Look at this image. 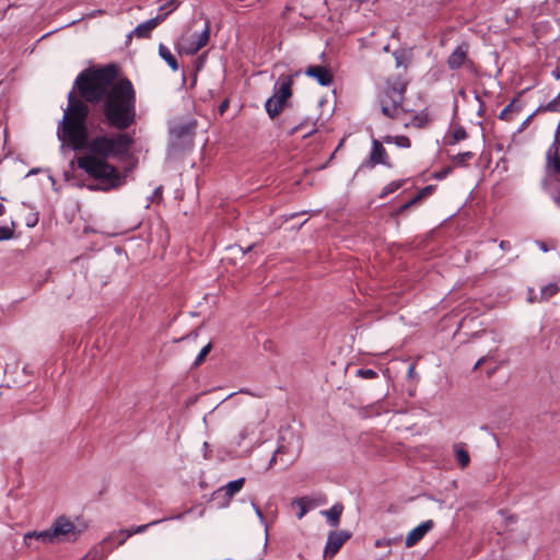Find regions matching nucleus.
<instances>
[{
	"label": "nucleus",
	"instance_id": "58836bf2",
	"mask_svg": "<svg viewBox=\"0 0 560 560\" xmlns=\"http://www.w3.org/2000/svg\"><path fill=\"white\" fill-rule=\"evenodd\" d=\"M489 358V355H483L481 357L474 365L472 370H477L479 366H481L486 361L487 359Z\"/></svg>",
	"mask_w": 560,
	"mask_h": 560
},
{
	"label": "nucleus",
	"instance_id": "dca6fc26",
	"mask_svg": "<svg viewBox=\"0 0 560 560\" xmlns=\"http://www.w3.org/2000/svg\"><path fill=\"white\" fill-rule=\"evenodd\" d=\"M467 137H468V133H467L466 129L462 125L456 124L448 131V136L445 140V143L447 145H455L459 141L465 140Z\"/></svg>",
	"mask_w": 560,
	"mask_h": 560
},
{
	"label": "nucleus",
	"instance_id": "0eeeda50",
	"mask_svg": "<svg viewBox=\"0 0 560 560\" xmlns=\"http://www.w3.org/2000/svg\"><path fill=\"white\" fill-rule=\"evenodd\" d=\"M196 121H188L184 124H176L170 129V135L174 145L184 147L190 144L195 136Z\"/></svg>",
	"mask_w": 560,
	"mask_h": 560
},
{
	"label": "nucleus",
	"instance_id": "c85d7f7f",
	"mask_svg": "<svg viewBox=\"0 0 560 560\" xmlns=\"http://www.w3.org/2000/svg\"><path fill=\"white\" fill-rule=\"evenodd\" d=\"M436 186L435 185H428L420 189L418 194L415 196L416 200L421 201L423 198L432 195L435 191Z\"/></svg>",
	"mask_w": 560,
	"mask_h": 560
},
{
	"label": "nucleus",
	"instance_id": "2eb2a0df",
	"mask_svg": "<svg viewBox=\"0 0 560 560\" xmlns=\"http://www.w3.org/2000/svg\"><path fill=\"white\" fill-rule=\"evenodd\" d=\"M453 453L455 459L462 469L466 468L470 463V456L466 450V444L463 442L455 443L453 445Z\"/></svg>",
	"mask_w": 560,
	"mask_h": 560
},
{
	"label": "nucleus",
	"instance_id": "a878e982",
	"mask_svg": "<svg viewBox=\"0 0 560 560\" xmlns=\"http://www.w3.org/2000/svg\"><path fill=\"white\" fill-rule=\"evenodd\" d=\"M211 349H212L211 342H209L205 347H202V349L198 353L197 358L195 359L192 366H195V368L199 366L205 361L206 357L211 351Z\"/></svg>",
	"mask_w": 560,
	"mask_h": 560
},
{
	"label": "nucleus",
	"instance_id": "c9c22d12",
	"mask_svg": "<svg viewBox=\"0 0 560 560\" xmlns=\"http://www.w3.org/2000/svg\"><path fill=\"white\" fill-rule=\"evenodd\" d=\"M514 103H515V100L512 101L509 105H506L500 113L499 115V119H502V120H509L510 117H509V114L510 112L512 110L513 106H514Z\"/></svg>",
	"mask_w": 560,
	"mask_h": 560
},
{
	"label": "nucleus",
	"instance_id": "7ed1b4c3",
	"mask_svg": "<svg viewBox=\"0 0 560 560\" xmlns=\"http://www.w3.org/2000/svg\"><path fill=\"white\" fill-rule=\"evenodd\" d=\"M407 82L399 75L389 77L383 91L380 94V103L382 113L392 119L398 118L400 113L406 110L402 108L405 101V92Z\"/></svg>",
	"mask_w": 560,
	"mask_h": 560
},
{
	"label": "nucleus",
	"instance_id": "9b49d317",
	"mask_svg": "<svg viewBox=\"0 0 560 560\" xmlns=\"http://www.w3.org/2000/svg\"><path fill=\"white\" fill-rule=\"evenodd\" d=\"M305 74L314 78L322 86H329L334 81L331 71L327 67L319 65L307 67Z\"/></svg>",
	"mask_w": 560,
	"mask_h": 560
},
{
	"label": "nucleus",
	"instance_id": "2f4dec72",
	"mask_svg": "<svg viewBox=\"0 0 560 560\" xmlns=\"http://www.w3.org/2000/svg\"><path fill=\"white\" fill-rule=\"evenodd\" d=\"M394 143L399 148H410L411 141L407 136H395Z\"/></svg>",
	"mask_w": 560,
	"mask_h": 560
},
{
	"label": "nucleus",
	"instance_id": "bf43d9fd",
	"mask_svg": "<svg viewBox=\"0 0 560 560\" xmlns=\"http://www.w3.org/2000/svg\"><path fill=\"white\" fill-rule=\"evenodd\" d=\"M112 538H113V536H108V538H107V539H105V540H104V542H106V541L110 540Z\"/></svg>",
	"mask_w": 560,
	"mask_h": 560
},
{
	"label": "nucleus",
	"instance_id": "cd10ccee",
	"mask_svg": "<svg viewBox=\"0 0 560 560\" xmlns=\"http://www.w3.org/2000/svg\"><path fill=\"white\" fill-rule=\"evenodd\" d=\"M179 0H170L166 1L163 5L160 7L159 11L162 12L166 10L163 14H166V18L178 8Z\"/></svg>",
	"mask_w": 560,
	"mask_h": 560
},
{
	"label": "nucleus",
	"instance_id": "4d7b16f0",
	"mask_svg": "<svg viewBox=\"0 0 560 560\" xmlns=\"http://www.w3.org/2000/svg\"><path fill=\"white\" fill-rule=\"evenodd\" d=\"M70 167H71V171H73V168H74V161L70 162Z\"/></svg>",
	"mask_w": 560,
	"mask_h": 560
},
{
	"label": "nucleus",
	"instance_id": "4c0bfd02",
	"mask_svg": "<svg viewBox=\"0 0 560 560\" xmlns=\"http://www.w3.org/2000/svg\"><path fill=\"white\" fill-rule=\"evenodd\" d=\"M499 247L505 252H509L512 248L511 243L509 241H501Z\"/></svg>",
	"mask_w": 560,
	"mask_h": 560
},
{
	"label": "nucleus",
	"instance_id": "9d476101",
	"mask_svg": "<svg viewBox=\"0 0 560 560\" xmlns=\"http://www.w3.org/2000/svg\"><path fill=\"white\" fill-rule=\"evenodd\" d=\"M468 51L469 45L467 43L457 45L446 60L448 69L458 70L466 63L472 65V61L468 58Z\"/></svg>",
	"mask_w": 560,
	"mask_h": 560
},
{
	"label": "nucleus",
	"instance_id": "09e8293b",
	"mask_svg": "<svg viewBox=\"0 0 560 560\" xmlns=\"http://www.w3.org/2000/svg\"><path fill=\"white\" fill-rule=\"evenodd\" d=\"M63 175H65V180H66V182H69V180H70V177H71L70 172H65V174H63Z\"/></svg>",
	"mask_w": 560,
	"mask_h": 560
},
{
	"label": "nucleus",
	"instance_id": "f3484780",
	"mask_svg": "<svg viewBox=\"0 0 560 560\" xmlns=\"http://www.w3.org/2000/svg\"><path fill=\"white\" fill-rule=\"evenodd\" d=\"M160 521H153L144 525H139L131 529H121L118 532L117 536L120 537L118 539L117 545L121 546L129 537H131L133 534H140L143 533L148 527L153 526L155 524H159Z\"/></svg>",
	"mask_w": 560,
	"mask_h": 560
},
{
	"label": "nucleus",
	"instance_id": "052dcab7",
	"mask_svg": "<svg viewBox=\"0 0 560 560\" xmlns=\"http://www.w3.org/2000/svg\"><path fill=\"white\" fill-rule=\"evenodd\" d=\"M305 223H307V220H304V222L299 226V229H301V226Z\"/></svg>",
	"mask_w": 560,
	"mask_h": 560
},
{
	"label": "nucleus",
	"instance_id": "412c9836",
	"mask_svg": "<svg viewBox=\"0 0 560 560\" xmlns=\"http://www.w3.org/2000/svg\"><path fill=\"white\" fill-rule=\"evenodd\" d=\"M559 292V285L557 283H549L541 288L539 299H530V301H548L550 298Z\"/></svg>",
	"mask_w": 560,
	"mask_h": 560
},
{
	"label": "nucleus",
	"instance_id": "37998d69",
	"mask_svg": "<svg viewBox=\"0 0 560 560\" xmlns=\"http://www.w3.org/2000/svg\"><path fill=\"white\" fill-rule=\"evenodd\" d=\"M551 74L556 80H560V70L558 68L552 70Z\"/></svg>",
	"mask_w": 560,
	"mask_h": 560
},
{
	"label": "nucleus",
	"instance_id": "6e6552de",
	"mask_svg": "<svg viewBox=\"0 0 560 560\" xmlns=\"http://www.w3.org/2000/svg\"><path fill=\"white\" fill-rule=\"evenodd\" d=\"M244 483H245L244 477L228 482L225 486L219 488L218 490H215L212 493V500H217V499L221 498V501L219 502V506L220 508L228 506L231 502V499L234 497V494L242 490Z\"/></svg>",
	"mask_w": 560,
	"mask_h": 560
},
{
	"label": "nucleus",
	"instance_id": "ddd939ff",
	"mask_svg": "<svg viewBox=\"0 0 560 560\" xmlns=\"http://www.w3.org/2000/svg\"><path fill=\"white\" fill-rule=\"evenodd\" d=\"M210 37V26L207 22L205 25V28L199 33L194 35V39L189 43L187 47L184 48L185 54L187 55H195L197 54L202 47H205L209 40Z\"/></svg>",
	"mask_w": 560,
	"mask_h": 560
},
{
	"label": "nucleus",
	"instance_id": "39448f33",
	"mask_svg": "<svg viewBox=\"0 0 560 560\" xmlns=\"http://www.w3.org/2000/svg\"><path fill=\"white\" fill-rule=\"evenodd\" d=\"M293 75H280L273 88V95L270 96L265 104L267 114L271 119L278 116L285 104L292 96Z\"/></svg>",
	"mask_w": 560,
	"mask_h": 560
},
{
	"label": "nucleus",
	"instance_id": "6ab92c4d",
	"mask_svg": "<svg viewBox=\"0 0 560 560\" xmlns=\"http://www.w3.org/2000/svg\"><path fill=\"white\" fill-rule=\"evenodd\" d=\"M160 57L170 66L173 71L178 70V62L176 57L170 51V49L163 45H159Z\"/></svg>",
	"mask_w": 560,
	"mask_h": 560
},
{
	"label": "nucleus",
	"instance_id": "79ce46f5",
	"mask_svg": "<svg viewBox=\"0 0 560 560\" xmlns=\"http://www.w3.org/2000/svg\"><path fill=\"white\" fill-rule=\"evenodd\" d=\"M281 453V447H278V450L273 453L272 457L270 458L269 465L272 466L276 462L277 454Z\"/></svg>",
	"mask_w": 560,
	"mask_h": 560
},
{
	"label": "nucleus",
	"instance_id": "20e7f679",
	"mask_svg": "<svg viewBox=\"0 0 560 560\" xmlns=\"http://www.w3.org/2000/svg\"><path fill=\"white\" fill-rule=\"evenodd\" d=\"M82 530L65 515L57 517L51 527L42 532H30L25 534V540L35 538L43 544H57L61 541H75Z\"/></svg>",
	"mask_w": 560,
	"mask_h": 560
},
{
	"label": "nucleus",
	"instance_id": "603ef678",
	"mask_svg": "<svg viewBox=\"0 0 560 560\" xmlns=\"http://www.w3.org/2000/svg\"><path fill=\"white\" fill-rule=\"evenodd\" d=\"M535 115V113H533L530 116L527 117V119L524 121V125H528V121L529 119Z\"/></svg>",
	"mask_w": 560,
	"mask_h": 560
},
{
	"label": "nucleus",
	"instance_id": "8fccbe9b",
	"mask_svg": "<svg viewBox=\"0 0 560 560\" xmlns=\"http://www.w3.org/2000/svg\"><path fill=\"white\" fill-rule=\"evenodd\" d=\"M413 371H415V366H413V365H410V366H409V370H408V375H409V376H411V375H412V373H413Z\"/></svg>",
	"mask_w": 560,
	"mask_h": 560
},
{
	"label": "nucleus",
	"instance_id": "aec40b11",
	"mask_svg": "<svg viewBox=\"0 0 560 560\" xmlns=\"http://www.w3.org/2000/svg\"><path fill=\"white\" fill-rule=\"evenodd\" d=\"M396 67H404L405 69L410 63L411 54L406 49H397L393 52Z\"/></svg>",
	"mask_w": 560,
	"mask_h": 560
},
{
	"label": "nucleus",
	"instance_id": "de8ad7c7",
	"mask_svg": "<svg viewBox=\"0 0 560 560\" xmlns=\"http://www.w3.org/2000/svg\"><path fill=\"white\" fill-rule=\"evenodd\" d=\"M416 119H418V120H419L418 126H419V127H422V126H423V124H424V122H423V117L416 116Z\"/></svg>",
	"mask_w": 560,
	"mask_h": 560
},
{
	"label": "nucleus",
	"instance_id": "f257e3e1",
	"mask_svg": "<svg viewBox=\"0 0 560 560\" xmlns=\"http://www.w3.org/2000/svg\"><path fill=\"white\" fill-rule=\"evenodd\" d=\"M118 66L89 67L75 78L57 125L61 148L84 152L77 165L94 179L92 191H112L126 184L131 168L109 161L132 158L135 138L127 130L137 121V92L128 78L118 79Z\"/></svg>",
	"mask_w": 560,
	"mask_h": 560
},
{
	"label": "nucleus",
	"instance_id": "bb28decb",
	"mask_svg": "<svg viewBox=\"0 0 560 560\" xmlns=\"http://www.w3.org/2000/svg\"><path fill=\"white\" fill-rule=\"evenodd\" d=\"M14 228H15V224L13 221H12V224L10 228L9 226H0V242L13 238Z\"/></svg>",
	"mask_w": 560,
	"mask_h": 560
},
{
	"label": "nucleus",
	"instance_id": "13d9d810",
	"mask_svg": "<svg viewBox=\"0 0 560 560\" xmlns=\"http://www.w3.org/2000/svg\"><path fill=\"white\" fill-rule=\"evenodd\" d=\"M478 115H479V116H482V107H480V108H479V110H478Z\"/></svg>",
	"mask_w": 560,
	"mask_h": 560
},
{
	"label": "nucleus",
	"instance_id": "e433bc0d",
	"mask_svg": "<svg viewBox=\"0 0 560 560\" xmlns=\"http://www.w3.org/2000/svg\"><path fill=\"white\" fill-rule=\"evenodd\" d=\"M230 106V101L228 98H225L224 101H222V103L219 105L218 107V112L221 116L224 115V113L226 112V109L229 108Z\"/></svg>",
	"mask_w": 560,
	"mask_h": 560
},
{
	"label": "nucleus",
	"instance_id": "1a4fd4ad",
	"mask_svg": "<svg viewBox=\"0 0 560 560\" xmlns=\"http://www.w3.org/2000/svg\"><path fill=\"white\" fill-rule=\"evenodd\" d=\"M351 538V533L347 530H332L328 534L327 542L324 550V558H332L342 545Z\"/></svg>",
	"mask_w": 560,
	"mask_h": 560
},
{
	"label": "nucleus",
	"instance_id": "393cba45",
	"mask_svg": "<svg viewBox=\"0 0 560 560\" xmlns=\"http://www.w3.org/2000/svg\"><path fill=\"white\" fill-rule=\"evenodd\" d=\"M306 503H307L306 498H298L292 501V505L299 508V512L296 514L299 520H301L307 512Z\"/></svg>",
	"mask_w": 560,
	"mask_h": 560
},
{
	"label": "nucleus",
	"instance_id": "a19ab883",
	"mask_svg": "<svg viewBox=\"0 0 560 560\" xmlns=\"http://www.w3.org/2000/svg\"><path fill=\"white\" fill-rule=\"evenodd\" d=\"M37 222H38V218L35 217L34 219H30L26 224L28 228H33L37 224Z\"/></svg>",
	"mask_w": 560,
	"mask_h": 560
},
{
	"label": "nucleus",
	"instance_id": "4468645a",
	"mask_svg": "<svg viewBox=\"0 0 560 560\" xmlns=\"http://www.w3.org/2000/svg\"><path fill=\"white\" fill-rule=\"evenodd\" d=\"M166 19V14H158L156 16L139 24L135 30L133 34L138 38H149L151 36V32L164 20Z\"/></svg>",
	"mask_w": 560,
	"mask_h": 560
},
{
	"label": "nucleus",
	"instance_id": "c03bdc74",
	"mask_svg": "<svg viewBox=\"0 0 560 560\" xmlns=\"http://www.w3.org/2000/svg\"><path fill=\"white\" fill-rule=\"evenodd\" d=\"M316 131H317V129H316V128H313L312 130L307 131V132L303 136V138H307V137L312 136L313 133H315Z\"/></svg>",
	"mask_w": 560,
	"mask_h": 560
},
{
	"label": "nucleus",
	"instance_id": "680f3d73",
	"mask_svg": "<svg viewBox=\"0 0 560 560\" xmlns=\"http://www.w3.org/2000/svg\"><path fill=\"white\" fill-rule=\"evenodd\" d=\"M555 2L559 3V2H560V0H555Z\"/></svg>",
	"mask_w": 560,
	"mask_h": 560
},
{
	"label": "nucleus",
	"instance_id": "49530a36",
	"mask_svg": "<svg viewBox=\"0 0 560 560\" xmlns=\"http://www.w3.org/2000/svg\"><path fill=\"white\" fill-rule=\"evenodd\" d=\"M256 515H257L260 520H262V518H264V514H262V512L260 511V509H259V508H256Z\"/></svg>",
	"mask_w": 560,
	"mask_h": 560
},
{
	"label": "nucleus",
	"instance_id": "a211bd4d",
	"mask_svg": "<svg viewBox=\"0 0 560 560\" xmlns=\"http://www.w3.org/2000/svg\"><path fill=\"white\" fill-rule=\"evenodd\" d=\"M342 512L343 505L341 503H336L329 510L323 513L326 515L328 524L331 527H337L339 525Z\"/></svg>",
	"mask_w": 560,
	"mask_h": 560
},
{
	"label": "nucleus",
	"instance_id": "f704fd0d",
	"mask_svg": "<svg viewBox=\"0 0 560 560\" xmlns=\"http://www.w3.org/2000/svg\"><path fill=\"white\" fill-rule=\"evenodd\" d=\"M453 171V167L452 166H445L443 167L442 170H440L439 172H435L433 174V178L438 179V180H442L444 179L448 174H451Z\"/></svg>",
	"mask_w": 560,
	"mask_h": 560
},
{
	"label": "nucleus",
	"instance_id": "f03ea898",
	"mask_svg": "<svg viewBox=\"0 0 560 560\" xmlns=\"http://www.w3.org/2000/svg\"><path fill=\"white\" fill-rule=\"evenodd\" d=\"M545 161V177L541 185L550 194L555 205L560 208V136L556 132L553 142L547 149Z\"/></svg>",
	"mask_w": 560,
	"mask_h": 560
},
{
	"label": "nucleus",
	"instance_id": "ea45409f",
	"mask_svg": "<svg viewBox=\"0 0 560 560\" xmlns=\"http://www.w3.org/2000/svg\"><path fill=\"white\" fill-rule=\"evenodd\" d=\"M394 140H395V136H384L382 138V142L383 143H394Z\"/></svg>",
	"mask_w": 560,
	"mask_h": 560
},
{
	"label": "nucleus",
	"instance_id": "864d4df0",
	"mask_svg": "<svg viewBox=\"0 0 560 560\" xmlns=\"http://www.w3.org/2000/svg\"><path fill=\"white\" fill-rule=\"evenodd\" d=\"M160 192H162V187H158L154 191V195H159Z\"/></svg>",
	"mask_w": 560,
	"mask_h": 560
},
{
	"label": "nucleus",
	"instance_id": "423d86ee",
	"mask_svg": "<svg viewBox=\"0 0 560 560\" xmlns=\"http://www.w3.org/2000/svg\"><path fill=\"white\" fill-rule=\"evenodd\" d=\"M372 148L368 159H365L358 168L362 170H373L376 165H384L388 168L393 167V163L390 162L389 155L386 149L383 145V142L376 138H372Z\"/></svg>",
	"mask_w": 560,
	"mask_h": 560
},
{
	"label": "nucleus",
	"instance_id": "a18cd8bd",
	"mask_svg": "<svg viewBox=\"0 0 560 560\" xmlns=\"http://www.w3.org/2000/svg\"><path fill=\"white\" fill-rule=\"evenodd\" d=\"M539 247H540V249H541L542 252H547V250H548V247H547V245H546L544 242H540V243H539Z\"/></svg>",
	"mask_w": 560,
	"mask_h": 560
},
{
	"label": "nucleus",
	"instance_id": "7c9ffc66",
	"mask_svg": "<svg viewBox=\"0 0 560 560\" xmlns=\"http://www.w3.org/2000/svg\"><path fill=\"white\" fill-rule=\"evenodd\" d=\"M311 122V119L306 118L304 120H302L300 124H298L296 126L292 127L291 129H289L287 131V133L289 136H293L295 135L299 130L303 129L305 126H307V124ZM312 125L315 126L316 125V120H312Z\"/></svg>",
	"mask_w": 560,
	"mask_h": 560
},
{
	"label": "nucleus",
	"instance_id": "b1692460",
	"mask_svg": "<svg viewBox=\"0 0 560 560\" xmlns=\"http://www.w3.org/2000/svg\"><path fill=\"white\" fill-rule=\"evenodd\" d=\"M474 158V153L470 151L462 152L452 158L453 163L456 166H467L468 161Z\"/></svg>",
	"mask_w": 560,
	"mask_h": 560
},
{
	"label": "nucleus",
	"instance_id": "c756f323",
	"mask_svg": "<svg viewBox=\"0 0 560 560\" xmlns=\"http://www.w3.org/2000/svg\"><path fill=\"white\" fill-rule=\"evenodd\" d=\"M357 376L365 380H373L377 377V372L373 369H359Z\"/></svg>",
	"mask_w": 560,
	"mask_h": 560
},
{
	"label": "nucleus",
	"instance_id": "72a5a7b5",
	"mask_svg": "<svg viewBox=\"0 0 560 560\" xmlns=\"http://www.w3.org/2000/svg\"><path fill=\"white\" fill-rule=\"evenodd\" d=\"M419 201L416 200V197H413L412 199H410L408 202L401 205L395 212L394 214L395 215H400L402 214L407 209H409L410 207L415 206L416 203H418Z\"/></svg>",
	"mask_w": 560,
	"mask_h": 560
},
{
	"label": "nucleus",
	"instance_id": "3c124183",
	"mask_svg": "<svg viewBox=\"0 0 560 560\" xmlns=\"http://www.w3.org/2000/svg\"><path fill=\"white\" fill-rule=\"evenodd\" d=\"M555 132L557 133V136H560V119Z\"/></svg>",
	"mask_w": 560,
	"mask_h": 560
},
{
	"label": "nucleus",
	"instance_id": "f8f14e48",
	"mask_svg": "<svg viewBox=\"0 0 560 560\" xmlns=\"http://www.w3.org/2000/svg\"><path fill=\"white\" fill-rule=\"evenodd\" d=\"M433 526L434 522L432 520H428L410 530L406 537V547L410 548L417 545L425 536V534L433 528Z\"/></svg>",
	"mask_w": 560,
	"mask_h": 560
},
{
	"label": "nucleus",
	"instance_id": "4be33fe9",
	"mask_svg": "<svg viewBox=\"0 0 560 560\" xmlns=\"http://www.w3.org/2000/svg\"><path fill=\"white\" fill-rule=\"evenodd\" d=\"M537 112H550V113L560 112V91H559V94L555 98L549 101L546 105H540L536 109V113Z\"/></svg>",
	"mask_w": 560,
	"mask_h": 560
},
{
	"label": "nucleus",
	"instance_id": "6e6d98bb",
	"mask_svg": "<svg viewBox=\"0 0 560 560\" xmlns=\"http://www.w3.org/2000/svg\"><path fill=\"white\" fill-rule=\"evenodd\" d=\"M37 172H38V170L33 168V170H31V171H30L28 175H31V174H36Z\"/></svg>",
	"mask_w": 560,
	"mask_h": 560
},
{
	"label": "nucleus",
	"instance_id": "5701e85b",
	"mask_svg": "<svg viewBox=\"0 0 560 560\" xmlns=\"http://www.w3.org/2000/svg\"><path fill=\"white\" fill-rule=\"evenodd\" d=\"M405 179L394 180L387 184L381 191L380 198H386L388 195L395 192L399 188H401L405 184Z\"/></svg>",
	"mask_w": 560,
	"mask_h": 560
},
{
	"label": "nucleus",
	"instance_id": "5fc2aeb1",
	"mask_svg": "<svg viewBox=\"0 0 560 560\" xmlns=\"http://www.w3.org/2000/svg\"><path fill=\"white\" fill-rule=\"evenodd\" d=\"M296 215H299V213H291V214L287 218V220H289V219H293V218H295Z\"/></svg>",
	"mask_w": 560,
	"mask_h": 560
},
{
	"label": "nucleus",
	"instance_id": "473e14b6",
	"mask_svg": "<svg viewBox=\"0 0 560 560\" xmlns=\"http://www.w3.org/2000/svg\"><path fill=\"white\" fill-rule=\"evenodd\" d=\"M104 556L97 549L90 550L81 560H103Z\"/></svg>",
	"mask_w": 560,
	"mask_h": 560
}]
</instances>
